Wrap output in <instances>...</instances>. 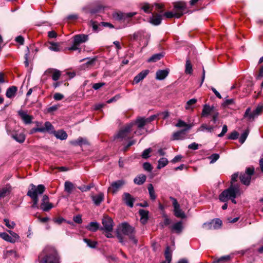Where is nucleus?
<instances>
[{
  "instance_id": "2f4dec72",
  "label": "nucleus",
  "mask_w": 263,
  "mask_h": 263,
  "mask_svg": "<svg viewBox=\"0 0 263 263\" xmlns=\"http://www.w3.org/2000/svg\"><path fill=\"white\" fill-rule=\"evenodd\" d=\"M168 74V71L167 70H159L156 72V78L157 80H162L165 79Z\"/></svg>"
},
{
  "instance_id": "f3484780",
  "label": "nucleus",
  "mask_w": 263,
  "mask_h": 263,
  "mask_svg": "<svg viewBox=\"0 0 263 263\" xmlns=\"http://www.w3.org/2000/svg\"><path fill=\"white\" fill-rule=\"evenodd\" d=\"M8 134L19 143H23L25 140V136L23 133H17L14 132L7 130Z\"/></svg>"
},
{
  "instance_id": "f8f14e48",
  "label": "nucleus",
  "mask_w": 263,
  "mask_h": 263,
  "mask_svg": "<svg viewBox=\"0 0 263 263\" xmlns=\"http://www.w3.org/2000/svg\"><path fill=\"white\" fill-rule=\"evenodd\" d=\"M47 132L49 134H53L57 139L61 140H66L68 137L67 133L64 130H59L56 131L54 130L53 126L52 129L48 130Z\"/></svg>"
},
{
  "instance_id": "a878e982",
  "label": "nucleus",
  "mask_w": 263,
  "mask_h": 263,
  "mask_svg": "<svg viewBox=\"0 0 263 263\" xmlns=\"http://www.w3.org/2000/svg\"><path fill=\"white\" fill-rule=\"evenodd\" d=\"M51 72H53V74L52 75V80L54 81L58 80L61 75V72L57 69L48 68L45 71V73H51Z\"/></svg>"
},
{
  "instance_id": "9b49d317",
  "label": "nucleus",
  "mask_w": 263,
  "mask_h": 263,
  "mask_svg": "<svg viewBox=\"0 0 263 263\" xmlns=\"http://www.w3.org/2000/svg\"><path fill=\"white\" fill-rule=\"evenodd\" d=\"M125 184V181L123 179L112 182L108 187V191L111 192L113 194L116 193Z\"/></svg>"
},
{
  "instance_id": "680f3d73",
  "label": "nucleus",
  "mask_w": 263,
  "mask_h": 263,
  "mask_svg": "<svg viewBox=\"0 0 263 263\" xmlns=\"http://www.w3.org/2000/svg\"><path fill=\"white\" fill-rule=\"evenodd\" d=\"M93 187L92 185H83L82 186L78 187V189L82 192H86L89 191L91 188Z\"/></svg>"
},
{
  "instance_id": "bf43d9fd",
  "label": "nucleus",
  "mask_w": 263,
  "mask_h": 263,
  "mask_svg": "<svg viewBox=\"0 0 263 263\" xmlns=\"http://www.w3.org/2000/svg\"><path fill=\"white\" fill-rule=\"evenodd\" d=\"M239 134L236 131H233L229 136L228 139L231 140H235L238 138Z\"/></svg>"
},
{
  "instance_id": "09e8293b",
  "label": "nucleus",
  "mask_w": 263,
  "mask_h": 263,
  "mask_svg": "<svg viewBox=\"0 0 263 263\" xmlns=\"http://www.w3.org/2000/svg\"><path fill=\"white\" fill-rule=\"evenodd\" d=\"M249 131L248 129H246L245 131L243 132V133L241 135L240 137L239 138V142L241 143H243L245 140H246L248 135Z\"/></svg>"
},
{
  "instance_id": "39448f33",
  "label": "nucleus",
  "mask_w": 263,
  "mask_h": 263,
  "mask_svg": "<svg viewBox=\"0 0 263 263\" xmlns=\"http://www.w3.org/2000/svg\"><path fill=\"white\" fill-rule=\"evenodd\" d=\"M120 230L123 234L128 236L134 244H137L138 241L133 234L134 228L133 227L126 223H124L120 226Z\"/></svg>"
},
{
  "instance_id": "e433bc0d",
  "label": "nucleus",
  "mask_w": 263,
  "mask_h": 263,
  "mask_svg": "<svg viewBox=\"0 0 263 263\" xmlns=\"http://www.w3.org/2000/svg\"><path fill=\"white\" fill-rule=\"evenodd\" d=\"M86 229L91 232H96L99 229V223L97 222H91L86 227Z\"/></svg>"
},
{
  "instance_id": "473e14b6",
  "label": "nucleus",
  "mask_w": 263,
  "mask_h": 263,
  "mask_svg": "<svg viewBox=\"0 0 263 263\" xmlns=\"http://www.w3.org/2000/svg\"><path fill=\"white\" fill-rule=\"evenodd\" d=\"M174 8L178 11V13H182L183 14L184 11L185 10V4L182 2H178L174 4Z\"/></svg>"
},
{
  "instance_id": "4468645a",
  "label": "nucleus",
  "mask_w": 263,
  "mask_h": 263,
  "mask_svg": "<svg viewBox=\"0 0 263 263\" xmlns=\"http://www.w3.org/2000/svg\"><path fill=\"white\" fill-rule=\"evenodd\" d=\"M53 128V125L50 122L47 121L45 123L44 127H35L33 128L30 133L33 134V133L40 132L45 133L47 132L48 130H51Z\"/></svg>"
},
{
  "instance_id": "6e6552de",
  "label": "nucleus",
  "mask_w": 263,
  "mask_h": 263,
  "mask_svg": "<svg viewBox=\"0 0 263 263\" xmlns=\"http://www.w3.org/2000/svg\"><path fill=\"white\" fill-rule=\"evenodd\" d=\"M254 173V168L248 167L246 169V172L241 174L239 176L241 182L246 185H249L250 183L251 176Z\"/></svg>"
},
{
  "instance_id": "052dcab7",
  "label": "nucleus",
  "mask_w": 263,
  "mask_h": 263,
  "mask_svg": "<svg viewBox=\"0 0 263 263\" xmlns=\"http://www.w3.org/2000/svg\"><path fill=\"white\" fill-rule=\"evenodd\" d=\"M143 167L144 169V170L148 172H151L153 169L151 164L148 162L144 163L143 164Z\"/></svg>"
},
{
  "instance_id": "f704fd0d",
  "label": "nucleus",
  "mask_w": 263,
  "mask_h": 263,
  "mask_svg": "<svg viewBox=\"0 0 263 263\" xmlns=\"http://www.w3.org/2000/svg\"><path fill=\"white\" fill-rule=\"evenodd\" d=\"M176 126L178 127H184L185 128L183 129V130H185V132L190 129L192 127V125L191 124H187L183 121H182L181 120H178L177 123L176 124Z\"/></svg>"
},
{
  "instance_id": "cd10ccee",
  "label": "nucleus",
  "mask_w": 263,
  "mask_h": 263,
  "mask_svg": "<svg viewBox=\"0 0 263 263\" xmlns=\"http://www.w3.org/2000/svg\"><path fill=\"white\" fill-rule=\"evenodd\" d=\"M17 90V88L15 86H12L9 87L6 91V97L8 98L14 97L15 96Z\"/></svg>"
},
{
  "instance_id": "c85d7f7f",
  "label": "nucleus",
  "mask_w": 263,
  "mask_h": 263,
  "mask_svg": "<svg viewBox=\"0 0 263 263\" xmlns=\"http://www.w3.org/2000/svg\"><path fill=\"white\" fill-rule=\"evenodd\" d=\"M185 130H181L175 132L173 135L172 139L173 140H182L185 137Z\"/></svg>"
},
{
  "instance_id": "1a4fd4ad",
  "label": "nucleus",
  "mask_w": 263,
  "mask_h": 263,
  "mask_svg": "<svg viewBox=\"0 0 263 263\" xmlns=\"http://www.w3.org/2000/svg\"><path fill=\"white\" fill-rule=\"evenodd\" d=\"M170 199L172 201L174 215L177 218L182 219L185 218V214L180 209V205L178 203L177 200L172 197H170Z\"/></svg>"
},
{
  "instance_id": "69168bd1",
  "label": "nucleus",
  "mask_w": 263,
  "mask_h": 263,
  "mask_svg": "<svg viewBox=\"0 0 263 263\" xmlns=\"http://www.w3.org/2000/svg\"><path fill=\"white\" fill-rule=\"evenodd\" d=\"M228 131V127H227V126L226 125H224L222 127V131L221 132V133H220L218 136L219 137H223L225 134Z\"/></svg>"
},
{
  "instance_id": "2eb2a0df",
  "label": "nucleus",
  "mask_w": 263,
  "mask_h": 263,
  "mask_svg": "<svg viewBox=\"0 0 263 263\" xmlns=\"http://www.w3.org/2000/svg\"><path fill=\"white\" fill-rule=\"evenodd\" d=\"M136 14V12H129L123 13L122 12H116L113 14V17L118 21L123 20L125 21L127 18H130Z\"/></svg>"
},
{
  "instance_id": "603ef678",
  "label": "nucleus",
  "mask_w": 263,
  "mask_h": 263,
  "mask_svg": "<svg viewBox=\"0 0 263 263\" xmlns=\"http://www.w3.org/2000/svg\"><path fill=\"white\" fill-rule=\"evenodd\" d=\"M4 221L5 223V225L9 229H13L15 226V223L14 222L10 221L8 219H4Z\"/></svg>"
},
{
  "instance_id": "393cba45",
  "label": "nucleus",
  "mask_w": 263,
  "mask_h": 263,
  "mask_svg": "<svg viewBox=\"0 0 263 263\" xmlns=\"http://www.w3.org/2000/svg\"><path fill=\"white\" fill-rule=\"evenodd\" d=\"M87 40L88 35L85 34L76 35L73 37L74 43L79 45L81 43L85 42Z\"/></svg>"
},
{
  "instance_id": "a211bd4d",
  "label": "nucleus",
  "mask_w": 263,
  "mask_h": 263,
  "mask_svg": "<svg viewBox=\"0 0 263 263\" xmlns=\"http://www.w3.org/2000/svg\"><path fill=\"white\" fill-rule=\"evenodd\" d=\"M18 115L20 116L25 124H29L32 122L33 117L28 115L26 111L21 109L18 111Z\"/></svg>"
},
{
  "instance_id": "f257e3e1",
  "label": "nucleus",
  "mask_w": 263,
  "mask_h": 263,
  "mask_svg": "<svg viewBox=\"0 0 263 263\" xmlns=\"http://www.w3.org/2000/svg\"><path fill=\"white\" fill-rule=\"evenodd\" d=\"M39 263H60V258L55 249L46 246L39 255Z\"/></svg>"
},
{
  "instance_id": "ddd939ff",
  "label": "nucleus",
  "mask_w": 263,
  "mask_h": 263,
  "mask_svg": "<svg viewBox=\"0 0 263 263\" xmlns=\"http://www.w3.org/2000/svg\"><path fill=\"white\" fill-rule=\"evenodd\" d=\"M102 223L105 231L110 232L112 230L113 221L110 217H104L102 219Z\"/></svg>"
},
{
  "instance_id": "8fccbe9b",
  "label": "nucleus",
  "mask_w": 263,
  "mask_h": 263,
  "mask_svg": "<svg viewBox=\"0 0 263 263\" xmlns=\"http://www.w3.org/2000/svg\"><path fill=\"white\" fill-rule=\"evenodd\" d=\"M212 223L213 226H214V229H217L219 228L221 224H222V221L219 219H216L215 220H212Z\"/></svg>"
},
{
  "instance_id": "79ce46f5",
  "label": "nucleus",
  "mask_w": 263,
  "mask_h": 263,
  "mask_svg": "<svg viewBox=\"0 0 263 263\" xmlns=\"http://www.w3.org/2000/svg\"><path fill=\"white\" fill-rule=\"evenodd\" d=\"M163 15L167 18H170L173 17H176L177 18L180 17L181 15H182V13H173L172 12H166L164 13Z\"/></svg>"
},
{
  "instance_id": "c756f323",
  "label": "nucleus",
  "mask_w": 263,
  "mask_h": 263,
  "mask_svg": "<svg viewBox=\"0 0 263 263\" xmlns=\"http://www.w3.org/2000/svg\"><path fill=\"white\" fill-rule=\"evenodd\" d=\"M162 15L156 14L155 15L153 14V16L151 18V23L155 25H158L160 24L162 21Z\"/></svg>"
},
{
  "instance_id": "412c9836",
  "label": "nucleus",
  "mask_w": 263,
  "mask_h": 263,
  "mask_svg": "<svg viewBox=\"0 0 263 263\" xmlns=\"http://www.w3.org/2000/svg\"><path fill=\"white\" fill-rule=\"evenodd\" d=\"M170 228L172 232L177 234H180L183 229L182 222L181 221H178L172 224Z\"/></svg>"
},
{
  "instance_id": "f03ea898",
  "label": "nucleus",
  "mask_w": 263,
  "mask_h": 263,
  "mask_svg": "<svg viewBox=\"0 0 263 263\" xmlns=\"http://www.w3.org/2000/svg\"><path fill=\"white\" fill-rule=\"evenodd\" d=\"M45 191V187L43 184L37 186L31 183L29 185L27 195L31 198L33 203L31 205L32 208H39L38 196L42 194Z\"/></svg>"
},
{
  "instance_id": "20e7f679",
  "label": "nucleus",
  "mask_w": 263,
  "mask_h": 263,
  "mask_svg": "<svg viewBox=\"0 0 263 263\" xmlns=\"http://www.w3.org/2000/svg\"><path fill=\"white\" fill-rule=\"evenodd\" d=\"M134 123H130L123 127L116 135V138L121 140H127L130 138V133L133 130Z\"/></svg>"
},
{
  "instance_id": "0e129e2a",
  "label": "nucleus",
  "mask_w": 263,
  "mask_h": 263,
  "mask_svg": "<svg viewBox=\"0 0 263 263\" xmlns=\"http://www.w3.org/2000/svg\"><path fill=\"white\" fill-rule=\"evenodd\" d=\"M53 98L55 100L59 101L64 98V96L60 93H55L53 96Z\"/></svg>"
},
{
  "instance_id": "72a5a7b5",
  "label": "nucleus",
  "mask_w": 263,
  "mask_h": 263,
  "mask_svg": "<svg viewBox=\"0 0 263 263\" xmlns=\"http://www.w3.org/2000/svg\"><path fill=\"white\" fill-rule=\"evenodd\" d=\"M213 107H210L209 105L205 104L203 106L201 116L202 117H206L212 114Z\"/></svg>"
},
{
  "instance_id": "7c9ffc66",
  "label": "nucleus",
  "mask_w": 263,
  "mask_h": 263,
  "mask_svg": "<svg viewBox=\"0 0 263 263\" xmlns=\"http://www.w3.org/2000/svg\"><path fill=\"white\" fill-rule=\"evenodd\" d=\"M146 179L145 175L140 174L134 179V182L137 185H142L145 182Z\"/></svg>"
},
{
  "instance_id": "0eeeda50",
  "label": "nucleus",
  "mask_w": 263,
  "mask_h": 263,
  "mask_svg": "<svg viewBox=\"0 0 263 263\" xmlns=\"http://www.w3.org/2000/svg\"><path fill=\"white\" fill-rule=\"evenodd\" d=\"M134 126H136L137 129L134 132V134L137 135H141L143 133V127L147 124L144 118L139 117L135 122H133Z\"/></svg>"
},
{
  "instance_id": "c03bdc74",
  "label": "nucleus",
  "mask_w": 263,
  "mask_h": 263,
  "mask_svg": "<svg viewBox=\"0 0 263 263\" xmlns=\"http://www.w3.org/2000/svg\"><path fill=\"white\" fill-rule=\"evenodd\" d=\"M168 162L167 159L165 158H162L160 159L158 161V165L157 168L158 169H161V168L164 167L167 164Z\"/></svg>"
},
{
  "instance_id": "4d7b16f0",
  "label": "nucleus",
  "mask_w": 263,
  "mask_h": 263,
  "mask_svg": "<svg viewBox=\"0 0 263 263\" xmlns=\"http://www.w3.org/2000/svg\"><path fill=\"white\" fill-rule=\"evenodd\" d=\"M212 222L204 223L202 225V228L205 230H213L214 229V226L212 225Z\"/></svg>"
},
{
  "instance_id": "58836bf2",
  "label": "nucleus",
  "mask_w": 263,
  "mask_h": 263,
  "mask_svg": "<svg viewBox=\"0 0 263 263\" xmlns=\"http://www.w3.org/2000/svg\"><path fill=\"white\" fill-rule=\"evenodd\" d=\"M163 54L162 53H159L153 55L148 60V62H156L159 60H160L163 57Z\"/></svg>"
},
{
  "instance_id": "b1692460",
  "label": "nucleus",
  "mask_w": 263,
  "mask_h": 263,
  "mask_svg": "<svg viewBox=\"0 0 263 263\" xmlns=\"http://www.w3.org/2000/svg\"><path fill=\"white\" fill-rule=\"evenodd\" d=\"M70 144L74 146H82L83 145H89V142L86 138L80 137L77 140L70 141Z\"/></svg>"
},
{
  "instance_id": "6ab92c4d",
  "label": "nucleus",
  "mask_w": 263,
  "mask_h": 263,
  "mask_svg": "<svg viewBox=\"0 0 263 263\" xmlns=\"http://www.w3.org/2000/svg\"><path fill=\"white\" fill-rule=\"evenodd\" d=\"M12 191L11 186L7 184L2 188H0V200L7 196H9Z\"/></svg>"
},
{
  "instance_id": "5701e85b",
  "label": "nucleus",
  "mask_w": 263,
  "mask_h": 263,
  "mask_svg": "<svg viewBox=\"0 0 263 263\" xmlns=\"http://www.w3.org/2000/svg\"><path fill=\"white\" fill-rule=\"evenodd\" d=\"M148 70H144L140 72L137 76H136L134 79L133 83L135 84H138L141 80H142L148 74Z\"/></svg>"
},
{
  "instance_id": "9d476101",
  "label": "nucleus",
  "mask_w": 263,
  "mask_h": 263,
  "mask_svg": "<svg viewBox=\"0 0 263 263\" xmlns=\"http://www.w3.org/2000/svg\"><path fill=\"white\" fill-rule=\"evenodd\" d=\"M155 7L156 10L162 13L163 12V5L162 4L156 3L154 5H150L148 3H144L143 5L142 6L141 9L146 13H152L154 7Z\"/></svg>"
},
{
  "instance_id": "6e6d98bb",
  "label": "nucleus",
  "mask_w": 263,
  "mask_h": 263,
  "mask_svg": "<svg viewBox=\"0 0 263 263\" xmlns=\"http://www.w3.org/2000/svg\"><path fill=\"white\" fill-rule=\"evenodd\" d=\"M219 158V155L218 154H213L209 157L210 163H213L216 162Z\"/></svg>"
},
{
  "instance_id": "aec40b11",
  "label": "nucleus",
  "mask_w": 263,
  "mask_h": 263,
  "mask_svg": "<svg viewBox=\"0 0 263 263\" xmlns=\"http://www.w3.org/2000/svg\"><path fill=\"white\" fill-rule=\"evenodd\" d=\"M123 200L126 204L130 208H133L135 199L129 193H125L123 194Z\"/></svg>"
},
{
  "instance_id": "de8ad7c7",
  "label": "nucleus",
  "mask_w": 263,
  "mask_h": 263,
  "mask_svg": "<svg viewBox=\"0 0 263 263\" xmlns=\"http://www.w3.org/2000/svg\"><path fill=\"white\" fill-rule=\"evenodd\" d=\"M213 129V127L211 126H208L205 124H203L198 129V131H204L207 130L208 132H211Z\"/></svg>"
},
{
  "instance_id": "a19ab883",
  "label": "nucleus",
  "mask_w": 263,
  "mask_h": 263,
  "mask_svg": "<svg viewBox=\"0 0 263 263\" xmlns=\"http://www.w3.org/2000/svg\"><path fill=\"white\" fill-rule=\"evenodd\" d=\"M165 260L161 263H170L172 260V254L169 251V247H167L165 252Z\"/></svg>"
},
{
  "instance_id": "5fc2aeb1",
  "label": "nucleus",
  "mask_w": 263,
  "mask_h": 263,
  "mask_svg": "<svg viewBox=\"0 0 263 263\" xmlns=\"http://www.w3.org/2000/svg\"><path fill=\"white\" fill-rule=\"evenodd\" d=\"M234 104V99H226L224 102L222 103V105L224 107H228L229 105H232Z\"/></svg>"
},
{
  "instance_id": "bb28decb",
  "label": "nucleus",
  "mask_w": 263,
  "mask_h": 263,
  "mask_svg": "<svg viewBox=\"0 0 263 263\" xmlns=\"http://www.w3.org/2000/svg\"><path fill=\"white\" fill-rule=\"evenodd\" d=\"M139 214L140 216V222L142 224L146 223L148 218V211L143 209H140L139 211Z\"/></svg>"
},
{
  "instance_id": "338daca9",
  "label": "nucleus",
  "mask_w": 263,
  "mask_h": 263,
  "mask_svg": "<svg viewBox=\"0 0 263 263\" xmlns=\"http://www.w3.org/2000/svg\"><path fill=\"white\" fill-rule=\"evenodd\" d=\"M91 26L93 29V30L95 32H98L100 29H99V26L96 23V22L91 21Z\"/></svg>"
},
{
  "instance_id": "49530a36",
  "label": "nucleus",
  "mask_w": 263,
  "mask_h": 263,
  "mask_svg": "<svg viewBox=\"0 0 263 263\" xmlns=\"http://www.w3.org/2000/svg\"><path fill=\"white\" fill-rule=\"evenodd\" d=\"M193 72L192 66L189 60H186L185 64V72L187 74H191Z\"/></svg>"
},
{
  "instance_id": "e2e57ef3",
  "label": "nucleus",
  "mask_w": 263,
  "mask_h": 263,
  "mask_svg": "<svg viewBox=\"0 0 263 263\" xmlns=\"http://www.w3.org/2000/svg\"><path fill=\"white\" fill-rule=\"evenodd\" d=\"M171 223V220L168 218L166 216H164V222L162 224V227L163 228L165 226L169 225Z\"/></svg>"
},
{
  "instance_id": "864d4df0",
  "label": "nucleus",
  "mask_w": 263,
  "mask_h": 263,
  "mask_svg": "<svg viewBox=\"0 0 263 263\" xmlns=\"http://www.w3.org/2000/svg\"><path fill=\"white\" fill-rule=\"evenodd\" d=\"M84 241L86 242L88 247L91 248H95L96 247L97 242L96 241H92L90 239L85 238Z\"/></svg>"
},
{
  "instance_id": "c9c22d12",
  "label": "nucleus",
  "mask_w": 263,
  "mask_h": 263,
  "mask_svg": "<svg viewBox=\"0 0 263 263\" xmlns=\"http://www.w3.org/2000/svg\"><path fill=\"white\" fill-rule=\"evenodd\" d=\"M74 189L73 184L70 181H66L64 183V190L68 194H71L73 189Z\"/></svg>"
},
{
  "instance_id": "13d9d810",
  "label": "nucleus",
  "mask_w": 263,
  "mask_h": 263,
  "mask_svg": "<svg viewBox=\"0 0 263 263\" xmlns=\"http://www.w3.org/2000/svg\"><path fill=\"white\" fill-rule=\"evenodd\" d=\"M152 152L151 148L145 149L142 154V157L144 159H146L149 157V154Z\"/></svg>"
},
{
  "instance_id": "3c124183",
  "label": "nucleus",
  "mask_w": 263,
  "mask_h": 263,
  "mask_svg": "<svg viewBox=\"0 0 263 263\" xmlns=\"http://www.w3.org/2000/svg\"><path fill=\"white\" fill-rule=\"evenodd\" d=\"M239 174L238 173H234L232 175L231 177V185H239L238 183H235V182L237 181V179L238 178Z\"/></svg>"
},
{
  "instance_id": "423d86ee",
  "label": "nucleus",
  "mask_w": 263,
  "mask_h": 263,
  "mask_svg": "<svg viewBox=\"0 0 263 263\" xmlns=\"http://www.w3.org/2000/svg\"><path fill=\"white\" fill-rule=\"evenodd\" d=\"M263 110V105H258L256 108L251 112V108H248L245 112L244 118L247 119L248 120L252 121L255 118L258 117Z\"/></svg>"
},
{
  "instance_id": "774afa93",
  "label": "nucleus",
  "mask_w": 263,
  "mask_h": 263,
  "mask_svg": "<svg viewBox=\"0 0 263 263\" xmlns=\"http://www.w3.org/2000/svg\"><path fill=\"white\" fill-rule=\"evenodd\" d=\"M158 116V115H154L150 116L148 118H145L147 124L151 122H152V121L154 120Z\"/></svg>"
},
{
  "instance_id": "ea45409f",
  "label": "nucleus",
  "mask_w": 263,
  "mask_h": 263,
  "mask_svg": "<svg viewBox=\"0 0 263 263\" xmlns=\"http://www.w3.org/2000/svg\"><path fill=\"white\" fill-rule=\"evenodd\" d=\"M0 237L7 241L14 243V240L11 239V236L5 232H0Z\"/></svg>"
},
{
  "instance_id": "37998d69",
  "label": "nucleus",
  "mask_w": 263,
  "mask_h": 263,
  "mask_svg": "<svg viewBox=\"0 0 263 263\" xmlns=\"http://www.w3.org/2000/svg\"><path fill=\"white\" fill-rule=\"evenodd\" d=\"M197 102V99L193 98L189 100L186 103L185 108L186 110L193 109L192 106Z\"/></svg>"
},
{
  "instance_id": "4c0bfd02",
  "label": "nucleus",
  "mask_w": 263,
  "mask_h": 263,
  "mask_svg": "<svg viewBox=\"0 0 263 263\" xmlns=\"http://www.w3.org/2000/svg\"><path fill=\"white\" fill-rule=\"evenodd\" d=\"M151 199L155 200L156 198L155 190L152 184H149L147 187Z\"/></svg>"
},
{
  "instance_id": "4be33fe9",
  "label": "nucleus",
  "mask_w": 263,
  "mask_h": 263,
  "mask_svg": "<svg viewBox=\"0 0 263 263\" xmlns=\"http://www.w3.org/2000/svg\"><path fill=\"white\" fill-rule=\"evenodd\" d=\"M91 199L93 203L98 206L104 200V195L103 193H99L97 195L92 196Z\"/></svg>"
},
{
  "instance_id": "7ed1b4c3",
  "label": "nucleus",
  "mask_w": 263,
  "mask_h": 263,
  "mask_svg": "<svg viewBox=\"0 0 263 263\" xmlns=\"http://www.w3.org/2000/svg\"><path fill=\"white\" fill-rule=\"evenodd\" d=\"M240 195L239 185H230V186L224 190L219 196V199L222 202H227L231 200L232 202L236 204V197Z\"/></svg>"
},
{
  "instance_id": "dca6fc26",
  "label": "nucleus",
  "mask_w": 263,
  "mask_h": 263,
  "mask_svg": "<svg viewBox=\"0 0 263 263\" xmlns=\"http://www.w3.org/2000/svg\"><path fill=\"white\" fill-rule=\"evenodd\" d=\"M53 207L52 204L49 202V197L47 195H44L42 199L41 209L44 211H48Z\"/></svg>"
},
{
  "instance_id": "a18cd8bd",
  "label": "nucleus",
  "mask_w": 263,
  "mask_h": 263,
  "mask_svg": "<svg viewBox=\"0 0 263 263\" xmlns=\"http://www.w3.org/2000/svg\"><path fill=\"white\" fill-rule=\"evenodd\" d=\"M48 48L53 51H59L60 50V46L58 43L50 42Z\"/></svg>"
}]
</instances>
